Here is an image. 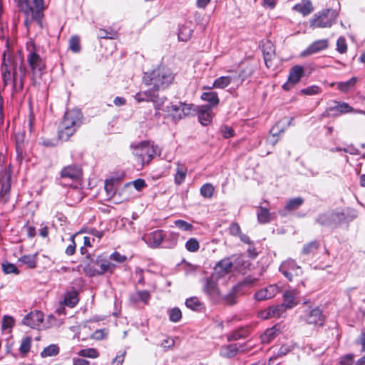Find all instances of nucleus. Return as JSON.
<instances>
[{
	"mask_svg": "<svg viewBox=\"0 0 365 365\" xmlns=\"http://www.w3.org/2000/svg\"><path fill=\"white\" fill-rule=\"evenodd\" d=\"M4 86H11L13 92H19L23 89L24 81L26 73L24 65V59L19 54L7 49L3 53L1 66Z\"/></svg>",
	"mask_w": 365,
	"mask_h": 365,
	"instance_id": "f257e3e1",
	"label": "nucleus"
},
{
	"mask_svg": "<svg viewBox=\"0 0 365 365\" xmlns=\"http://www.w3.org/2000/svg\"><path fill=\"white\" fill-rule=\"evenodd\" d=\"M175 75L171 69L166 66L160 65L150 72H146L143 77V83L152 86L155 91L163 90L171 85Z\"/></svg>",
	"mask_w": 365,
	"mask_h": 365,
	"instance_id": "f03ea898",
	"label": "nucleus"
},
{
	"mask_svg": "<svg viewBox=\"0 0 365 365\" xmlns=\"http://www.w3.org/2000/svg\"><path fill=\"white\" fill-rule=\"evenodd\" d=\"M83 115L78 109L67 110L58 128V138L66 141L81 125Z\"/></svg>",
	"mask_w": 365,
	"mask_h": 365,
	"instance_id": "7ed1b4c3",
	"label": "nucleus"
},
{
	"mask_svg": "<svg viewBox=\"0 0 365 365\" xmlns=\"http://www.w3.org/2000/svg\"><path fill=\"white\" fill-rule=\"evenodd\" d=\"M130 149L136 160L142 165L148 164L158 152V147L147 140L132 143Z\"/></svg>",
	"mask_w": 365,
	"mask_h": 365,
	"instance_id": "20e7f679",
	"label": "nucleus"
},
{
	"mask_svg": "<svg viewBox=\"0 0 365 365\" xmlns=\"http://www.w3.org/2000/svg\"><path fill=\"white\" fill-rule=\"evenodd\" d=\"M19 7L24 13V24L26 27L34 21H39L44 9L43 0H19Z\"/></svg>",
	"mask_w": 365,
	"mask_h": 365,
	"instance_id": "39448f33",
	"label": "nucleus"
},
{
	"mask_svg": "<svg viewBox=\"0 0 365 365\" xmlns=\"http://www.w3.org/2000/svg\"><path fill=\"white\" fill-rule=\"evenodd\" d=\"M85 274L89 277L101 275L106 272L112 273L115 265L110 262L108 259L102 256H98L95 260H91L85 264H81Z\"/></svg>",
	"mask_w": 365,
	"mask_h": 365,
	"instance_id": "423d86ee",
	"label": "nucleus"
},
{
	"mask_svg": "<svg viewBox=\"0 0 365 365\" xmlns=\"http://www.w3.org/2000/svg\"><path fill=\"white\" fill-rule=\"evenodd\" d=\"M26 49L28 51L27 61L33 76L34 78H40L46 69L45 63L37 53L34 43L32 41L27 42Z\"/></svg>",
	"mask_w": 365,
	"mask_h": 365,
	"instance_id": "0eeeda50",
	"label": "nucleus"
},
{
	"mask_svg": "<svg viewBox=\"0 0 365 365\" xmlns=\"http://www.w3.org/2000/svg\"><path fill=\"white\" fill-rule=\"evenodd\" d=\"M338 13L333 9H324L315 14L310 19L309 26L312 29L329 28L336 21Z\"/></svg>",
	"mask_w": 365,
	"mask_h": 365,
	"instance_id": "6e6552de",
	"label": "nucleus"
},
{
	"mask_svg": "<svg viewBox=\"0 0 365 365\" xmlns=\"http://www.w3.org/2000/svg\"><path fill=\"white\" fill-rule=\"evenodd\" d=\"M245 78L241 73L237 72H230L229 75L220 76L216 78L212 86H204L203 89L211 90L212 88L224 89L229 86L233 87L240 86L243 82Z\"/></svg>",
	"mask_w": 365,
	"mask_h": 365,
	"instance_id": "1a4fd4ad",
	"label": "nucleus"
},
{
	"mask_svg": "<svg viewBox=\"0 0 365 365\" xmlns=\"http://www.w3.org/2000/svg\"><path fill=\"white\" fill-rule=\"evenodd\" d=\"M133 97L138 103L153 102L156 110H160V106L163 103V100L158 98V91H155L153 88L147 91H139Z\"/></svg>",
	"mask_w": 365,
	"mask_h": 365,
	"instance_id": "9d476101",
	"label": "nucleus"
},
{
	"mask_svg": "<svg viewBox=\"0 0 365 365\" xmlns=\"http://www.w3.org/2000/svg\"><path fill=\"white\" fill-rule=\"evenodd\" d=\"M192 105L183 103H170L165 108V111L174 120H178L191 113Z\"/></svg>",
	"mask_w": 365,
	"mask_h": 365,
	"instance_id": "9b49d317",
	"label": "nucleus"
},
{
	"mask_svg": "<svg viewBox=\"0 0 365 365\" xmlns=\"http://www.w3.org/2000/svg\"><path fill=\"white\" fill-rule=\"evenodd\" d=\"M279 271L289 281L292 280L293 276H299L302 274L301 267L298 266L292 259L284 261L279 267Z\"/></svg>",
	"mask_w": 365,
	"mask_h": 365,
	"instance_id": "f8f14e48",
	"label": "nucleus"
},
{
	"mask_svg": "<svg viewBox=\"0 0 365 365\" xmlns=\"http://www.w3.org/2000/svg\"><path fill=\"white\" fill-rule=\"evenodd\" d=\"M304 70L302 66L296 65L290 68L288 80L283 84L282 88L286 90H290L297 84L304 76Z\"/></svg>",
	"mask_w": 365,
	"mask_h": 365,
	"instance_id": "ddd939ff",
	"label": "nucleus"
},
{
	"mask_svg": "<svg viewBox=\"0 0 365 365\" xmlns=\"http://www.w3.org/2000/svg\"><path fill=\"white\" fill-rule=\"evenodd\" d=\"M280 292V288L277 284H270L263 289L258 290L254 295L257 301H264L273 298Z\"/></svg>",
	"mask_w": 365,
	"mask_h": 365,
	"instance_id": "4468645a",
	"label": "nucleus"
},
{
	"mask_svg": "<svg viewBox=\"0 0 365 365\" xmlns=\"http://www.w3.org/2000/svg\"><path fill=\"white\" fill-rule=\"evenodd\" d=\"M218 277L212 274L210 277L207 278L203 287L204 292L212 299H219L220 292L217 287V279Z\"/></svg>",
	"mask_w": 365,
	"mask_h": 365,
	"instance_id": "2eb2a0df",
	"label": "nucleus"
},
{
	"mask_svg": "<svg viewBox=\"0 0 365 365\" xmlns=\"http://www.w3.org/2000/svg\"><path fill=\"white\" fill-rule=\"evenodd\" d=\"M304 320L309 324L322 326L324 322V316L319 307L307 312L303 317Z\"/></svg>",
	"mask_w": 365,
	"mask_h": 365,
	"instance_id": "dca6fc26",
	"label": "nucleus"
},
{
	"mask_svg": "<svg viewBox=\"0 0 365 365\" xmlns=\"http://www.w3.org/2000/svg\"><path fill=\"white\" fill-rule=\"evenodd\" d=\"M43 321V314L40 311L31 312L23 319V323L31 328L39 329Z\"/></svg>",
	"mask_w": 365,
	"mask_h": 365,
	"instance_id": "f3484780",
	"label": "nucleus"
},
{
	"mask_svg": "<svg viewBox=\"0 0 365 365\" xmlns=\"http://www.w3.org/2000/svg\"><path fill=\"white\" fill-rule=\"evenodd\" d=\"M232 258L227 257L220 261L215 267L214 274L217 277H221L230 273L233 268Z\"/></svg>",
	"mask_w": 365,
	"mask_h": 365,
	"instance_id": "a211bd4d",
	"label": "nucleus"
},
{
	"mask_svg": "<svg viewBox=\"0 0 365 365\" xmlns=\"http://www.w3.org/2000/svg\"><path fill=\"white\" fill-rule=\"evenodd\" d=\"M252 345H250L249 343L246 344L245 346H239L237 344H230L227 346H224L220 349V354L227 358L233 357L237 354L238 351H246L250 349Z\"/></svg>",
	"mask_w": 365,
	"mask_h": 365,
	"instance_id": "6ab92c4d",
	"label": "nucleus"
},
{
	"mask_svg": "<svg viewBox=\"0 0 365 365\" xmlns=\"http://www.w3.org/2000/svg\"><path fill=\"white\" fill-rule=\"evenodd\" d=\"M11 189V174L6 171L0 173V196L6 202Z\"/></svg>",
	"mask_w": 365,
	"mask_h": 365,
	"instance_id": "aec40b11",
	"label": "nucleus"
},
{
	"mask_svg": "<svg viewBox=\"0 0 365 365\" xmlns=\"http://www.w3.org/2000/svg\"><path fill=\"white\" fill-rule=\"evenodd\" d=\"M353 110V108L350 106L347 103L339 102L336 103L334 106L329 108L323 115L324 116H337L341 114L351 113Z\"/></svg>",
	"mask_w": 365,
	"mask_h": 365,
	"instance_id": "412c9836",
	"label": "nucleus"
},
{
	"mask_svg": "<svg viewBox=\"0 0 365 365\" xmlns=\"http://www.w3.org/2000/svg\"><path fill=\"white\" fill-rule=\"evenodd\" d=\"M165 237L162 230H155L153 232L145 235L143 240L150 247H158L164 240Z\"/></svg>",
	"mask_w": 365,
	"mask_h": 365,
	"instance_id": "4be33fe9",
	"label": "nucleus"
},
{
	"mask_svg": "<svg viewBox=\"0 0 365 365\" xmlns=\"http://www.w3.org/2000/svg\"><path fill=\"white\" fill-rule=\"evenodd\" d=\"M328 47V41L327 39L317 40L313 42L302 53L301 56H307L318 53Z\"/></svg>",
	"mask_w": 365,
	"mask_h": 365,
	"instance_id": "5701e85b",
	"label": "nucleus"
},
{
	"mask_svg": "<svg viewBox=\"0 0 365 365\" xmlns=\"http://www.w3.org/2000/svg\"><path fill=\"white\" fill-rule=\"evenodd\" d=\"M197 113L199 121L203 125H209L214 115L211 108L207 106L198 107Z\"/></svg>",
	"mask_w": 365,
	"mask_h": 365,
	"instance_id": "b1692460",
	"label": "nucleus"
},
{
	"mask_svg": "<svg viewBox=\"0 0 365 365\" xmlns=\"http://www.w3.org/2000/svg\"><path fill=\"white\" fill-rule=\"evenodd\" d=\"M81 175L80 168L76 165H68L65 167L61 173L63 179L77 180Z\"/></svg>",
	"mask_w": 365,
	"mask_h": 365,
	"instance_id": "393cba45",
	"label": "nucleus"
},
{
	"mask_svg": "<svg viewBox=\"0 0 365 365\" xmlns=\"http://www.w3.org/2000/svg\"><path fill=\"white\" fill-rule=\"evenodd\" d=\"M187 173V167L180 162L176 163V170L174 175V182L177 185L182 184L185 180Z\"/></svg>",
	"mask_w": 365,
	"mask_h": 365,
	"instance_id": "a878e982",
	"label": "nucleus"
},
{
	"mask_svg": "<svg viewBox=\"0 0 365 365\" xmlns=\"http://www.w3.org/2000/svg\"><path fill=\"white\" fill-rule=\"evenodd\" d=\"M150 298V293L146 290L137 291L130 295V301L133 304L143 302L148 304Z\"/></svg>",
	"mask_w": 365,
	"mask_h": 365,
	"instance_id": "bb28decb",
	"label": "nucleus"
},
{
	"mask_svg": "<svg viewBox=\"0 0 365 365\" xmlns=\"http://www.w3.org/2000/svg\"><path fill=\"white\" fill-rule=\"evenodd\" d=\"M294 347V344L292 343H286L282 344L279 349L277 353L274 356L271 357L269 360V365H275V360L277 357H282L285 356L288 353L291 352Z\"/></svg>",
	"mask_w": 365,
	"mask_h": 365,
	"instance_id": "cd10ccee",
	"label": "nucleus"
},
{
	"mask_svg": "<svg viewBox=\"0 0 365 365\" xmlns=\"http://www.w3.org/2000/svg\"><path fill=\"white\" fill-rule=\"evenodd\" d=\"M294 9L303 16H307L314 11L310 0H302V1L294 6Z\"/></svg>",
	"mask_w": 365,
	"mask_h": 365,
	"instance_id": "c85d7f7f",
	"label": "nucleus"
},
{
	"mask_svg": "<svg viewBox=\"0 0 365 365\" xmlns=\"http://www.w3.org/2000/svg\"><path fill=\"white\" fill-rule=\"evenodd\" d=\"M201 99L204 101H207L209 103V106H207L210 107L211 109L213 107L217 106L220 103L218 95L215 91L202 93L201 95Z\"/></svg>",
	"mask_w": 365,
	"mask_h": 365,
	"instance_id": "c756f323",
	"label": "nucleus"
},
{
	"mask_svg": "<svg viewBox=\"0 0 365 365\" xmlns=\"http://www.w3.org/2000/svg\"><path fill=\"white\" fill-rule=\"evenodd\" d=\"M297 294L295 290H287L284 293V302L282 305L285 309H290L297 305V302L295 299Z\"/></svg>",
	"mask_w": 365,
	"mask_h": 365,
	"instance_id": "7c9ffc66",
	"label": "nucleus"
},
{
	"mask_svg": "<svg viewBox=\"0 0 365 365\" xmlns=\"http://www.w3.org/2000/svg\"><path fill=\"white\" fill-rule=\"evenodd\" d=\"M279 329L277 327V326H274V327L267 329L260 336V339H261L262 343H263V344L269 343L279 334Z\"/></svg>",
	"mask_w": 365,
	"mask_h": 365,
	"instance_id": "2f4dec72",
	"label": "nucleus"
},
{
	"mask_svg": "<svg viewBox=\"0 0 365 365\" xmlns=\"http://www.w3.org/2000/svg\"><path fill=\"white\" fill-rule=\"evenodd\" d=\"M230 257L232 258V267L235 270L242 271L249 265L248 262L245 260V257L242 255H232Z\"/></svg>",
	"mask_w": 365,
	"mask_h": 365,
	"instance_id": "473e14b6",
	"label": "nucleus"
},
{
	"mask_svg": "<svg viewBox=\"0 0 365 365\" xmlns=\"http://www.w3.org/2000/svg\"><path fill=\"white\" fill-rule=\"evenodd\" d=\"M357 78L353 77L349 81L338 83L337 88L340 91L346 93L352 89L355 86Z\"/></svg>",
	"mask_w": 365,
	"mask_h": 365,
	"instance_id": "72a5a7b5",
	"label": "nucleus"
},
{
	"mask_svg": "<svg viewBox=\"0 0 365 365\" xmlns=\"http://www.w3.org/2000/svg\"><path fill=\"white\" fill-rule=\"evenodd\" d=\"M257 215L258 221L260 223H267L271 220V213L265 207H259Z\"/></svg>",
	"mask_w": 365,
	"mask_h": 365,
	"instance_id": "f704fd0d",
	"label": "nucleus"
},
{
	"mask_svg": "<svg viewBox=\"0 0 365 365\" xmlns=\"http://www.w3.org/2000/svg\"><path fill=\"white\" fill-rule=\"evenodd\" d=\"M19 261L25 264L29 268H35L37 262V253L24 255L19 258Z\"/></svg>",
	"mask_w": 365,
	"mask_h": 365,
	"instance_id": "c9c22d12",
	"label": "nucleus"
},
{
	"mask_svg": "<svg viewBox=\"0 0 365 365\" xmlns=\"http://www.w3.org/2000/svg\"><path fill=\"white\" fill-rule=\"evenodd\" d=\"M78 302V298L76 292H68L66 294L64 297L65 305L70 307H75L77 304Z\"/></svg>",
	"mask_w": 365,
	"mask_h": 365,
	"instance_id": "e433bc0d",
	"label": "nucleus"
},
{
	"mask_svg": "<svg viewBox=\"0 0 365 365\" xmlns=\"http://www.w3.org/2000/svg\"><path fill=\"white\" fill-rule=\"evenodd\" d=\"M185 305L187 307L194 311H199L202 308V303L195 297L187 299L185 301Z\"/></svg>",
	"mask_w": 365,
	"mask_h": 365,
	"instance_id": "4c0bfd02",
	"label": "nucleus"
},
{
	"mask_svg": "<svg viewBox=\"0 0 365 365\" xmlns=\"http://www.w3.org/2000/svg\"><path fill=\"white\" fill-rule=\"evenodd\" d=\"M59 353V348L56 344H51L46 347L41 355L42 357H48V356H56Z\"/></svg>",
	"mask_w": 365,
	"mask_h": 365,
	"instance_id": "58836bf2",
	"label": "nucleus"
},
{
	"mask_svg": "<svg viewBox=\"0 0 365 365\" xmlns=\"http://www.w3.org/2000/svg\"><path fill=\"white\" fill-rule=\"evenodd\" d=\"M192 30L186 26H182L178 33V38L182 41H187L192 36Z\"/></svg>",
	"mask_w": 365,
	"mask_h": 365,
	"instance_id": "ea45409f",
	"label": "nucleus"
},
{
	"mask_svg": "<svg viewBox=\"0 0 365 365\" xmlns=\"http://www.w3.org/2000/svg\"><path fill=\"white\" fill-rule=\"evenodd\" d=\"M215 187L211 183H205L200 188V194L205 198H211L214 194Z\"/></svg>",
	"mask_w": 365,
	"mask_h": 365,
	"instance_id": "a19ab883",
	"label": "nucleus"
},
{
	"mask_svg": "<svg viewBox=\"0 0 365 365\" xmlns=\"http://www.w3.org/2000/svg\"><path fill=\"white\" fill-rule=\"evenodd\" d=\"M118 34L113 29H100L98 34L99 38H110L114 39L117 37Z\"/></svg>",
	"mask_w": 365,
	"mask_h": 365,
	"instance_id": "79ce46f5",
	"label": "nucleus"
},
{
	"mask_svg": "<svg viewBox=\"0 0 365 365\" xmlns=\"http://www.w3.org/2000/svg\"><path fill=\"white\" fill-rule=\"evenodd\" d=\"M78 354L82 357H88L91 359H96L99 356L98 351L93 348L81 349L78 352Z\"/></svg>",
	"mask_w": 365,
	"mask_h": 365,
	"instance_id": "37998d69",
	"label": "nucleus"
},
{
	"mask_svg": "<svg viewBox=\"0 0 365 365\" xmlns=\"http://www.w3.org/2000/svg\"><path fill=\"white\" fill-rule=\"evenodd\" d=\"M304 202L303 198L296 197L289 200L285 207L287 210H294L299 207Z\"/></svg>",
	"mask_w": 365,
	"mask_h": 365,
	"instance_id": "c03bdc74",
	"label": "nucleus"
},
{
	"mask_svg": "<svg viewBox=\"0 0 365 365\" xmlns=\"http://www.w3.org/2000/svg\"><path fill=\"white\" fill-rule=\"evenodd\" d=\"M281 122L277 123L274 125L270 130V133L272 135V138L268 139L269 142L271 143L273 145L278 141V138L277 136L280 132H282L283 130H279Z\"/></svg>",
	"mask_w": 365,
	"mask_h": 365,
	"instance_id": "a18cd8bd",
	"label": "nucleus"
},
{
	"mask_svg": "<svg viewBox=\"0 0 365 365\" xmlns=\"http://www.w3.org/2000/svg\"><path fill=\"white\" fill-rule=\"evenodd\" d=\"M285 308L282 304H278L269 307V312H271L272 318L280 317L285 312Z\"/></svg>",
	"mask_w": 365,
	"mask_h": 365,
	"instance_id": "49530a36",
	"label": "nucleus"
},
{
	"mask_svg": "<svg viewBox=\"0 0 365 365\" xmlns=\"http://www.w3.org/2000/svg\"><path fill=\"white\" fill-rule=\"evenodd\" d=\"M69 48L74 53H78L81 51L80 38L78 36H73L71 37Z\"/></svg>",
	"mask_w": 365,
	"mask_h": 365,
	"instance_id": "de8ad7c7",
	"label": "nucleus"
},
{
	"mask_svg": "<svg viewBox=\"0 0 365 365\" xmlns=\"http://www.w3.org/2000/svg\"><path fill=\"white\" fill-rule=\"evenodd\" d=\"M175 225L182 231H192L194 228L193 225L185 220H177L174 222Z\"/></svg>",
	"mask_w": 365,
	"mask_h": 365,
	"instance_id": "09e8293b",
	"label": "nucleus"
},
{
	"mask_svg": "<svg viewBox=\"0 0 365 365\" xmlns=\"http://www.w3.org/2000/svg\"><path fill=\"white\" fill-rule=\"evenodd\" d=\"M185 248L189 252H195L200 248L199 242L195 238H190L186 242Z\"/></svg>",
	"mask_w": 365,
	"mask_h": 365,
	"instance_id": "8fccbe9b",
	"label": "nucleus"
},
{
	"mask_svg": "<svg viewBox=\"0 0 365 365\" xmlns=\"http://www.w3.org/2000/svg\"><path fill=\"white\" fill-rule=\"evenodd\" d=\"M318 223L322 225L329 226L333 224L331 214H322L317 219Z\"/></svg>",
	"mask_w": 365,
	"mask_h": 365,
	"instance_id": "3c124183",
	"label": "nucleus"
},
{
	"mask_svg": "<svg viewBox=\"0 0 365 365\" xmlns=\"http://www.w3.org/2000/svg\"><path fill=\"white\" fill-rule=\"evenodd\" d=\"M169 318L171 322H178L182 318L181 311L178 308H173L168 311Z\"/></svg>",
	"mask_w": 365,
	"mask_h": 365,
	"instance_id": "603ef678",
	"label": "nucleus"
},
{
	"mask_svg": "<svg viewBox=\"0 0 365 365\" xmlns=\"http://www.w3.org/2000/svg\"><path fill=\"white\" fill-rule=\"evenodd\" d=\"M31 339L30 337H25L22 339L19 351L21 353L26 354H27L31 348Z\"/></svg>",
	"mask_w": 365,
	"mask_h": 365,
	"instance_id": "864d4df0",
	"label": "nucleus"
},
{
	"mask_svg": "<svg viewBox=\"0 0 365 365\" xmlns=\"http://www.w3.org/2000/svg\"><path fill=\"white\" fill-rule=\"evenodd\" d=\"M131 185H133V187L138 190V191H140L142 190L144 187H146V183L145 182L144 180L143 179H137L135 180H134L133 182H129L128 184H126L125 185V189H129L131 186Z\"/></svg>",
	"mask_w": 365,
	"mask_h": 365,
	"instance_id": "5fc2aeb1",
	"label": "nucleus"
},
{
	"mask_svg": "<svg viewBox=\"0 0 365 365\" xmlns=\"http://www.w3.org/2000/svg\"><path fill=\"white\" fill-rule=\"evenodd\" d=\"M319 247V244L316 241L311 242L304 246L302 253L304 255H309L313 253Z\"/></svg>",
	"mask_w": 365,
	"mask_h": 365,
	"instance_id": "6e6d98bb",
	"label": "nucleus"
},
{
	"mask_svg": "<svg viewBox=\"0 0 365 365\" xmlns=\"http://www.w3.org/2000/svg\"><path fill=\"white\" fill-rule=\"evenodd\" d=\"M2 269L5 274H19L17 267L14 264L9 262L3 263Z\"/></svg>",
	"mask_w": 365,
	"mask_h": 365,
	"instance_id": "4d7b16f0",
	"label": "nucleus"
},
{
	"mask_svg": "<svg viewBox=\"0 0 365 365\" xmlns=\"http://www.w3.org/2000/svg\"><path fill=\"white\" fill-rule=\"evenodd\" d=\"M78 237H79L78 234L73 235L71 237V238H70L71 243L68 245V246L66 249V253L68 255L71 256L75 253L76 247V245L75 242V238Z\"/></svg>",
	"mask_w": 365,
	"mask_h": 365,
	"instance_id": "13d9d810",
	"label": "nucleus"
},
{
	"mask_svg": "<svg viewBox=\"0 0 365 365\" xmlns=\"http://www.w3.org/2000/svg\"><path fill=\"white\" fill-rule=\"evenodd\" d=\"M105 190L108 196L113 197L115 193V188L114 186V181L113 180H107L105 182Z\"/></svg>",
	"mask_w": 365,
	"mask_h": 365,
	"instance_id": "bf43d9fd",
	"label": "nucleus"
},
{
	"mask_svg": "<svg viewBox=\"0 0 365 365\" xmlns=\"http://www.w3.org/2000/svg\"><path fill=\"white\" fill-rule=\"evenodd\" d=\"M336 50L340 53H344L347 50V45L344 37H339L336 41Z\"/></svg>",
	"mask_w": 365,
	"mask_h": 365,
	"instance_id": "052dcab7",
	"label": "nucleus"
},
{
	"mask_svg": "<svg viewBox=\"0 0 365 365\" xmlns=\"http://www.w3.org/2000/svg\"><path fill=\"white\" fill-rule=\"evenodd\" d=\"M248 332H249L248 328L242 327V328L240 329L239 330H237V331H235L233 334L232 337L235 340L241 339V338H245L248 335Z\"/></svg>",
	"mask_w": 365,
	"mask_h": 365,
	"instance_id": "680f3d73",
	"label": "nucleus"
},
{
	"mask_svg": "<svg viewBox=\"0 0 365 365\" xmlns=\"http://www.w3.org/2000/svg\"><path fill=\"white\" fill-rule=\"evenodd\" d=\"M127 257L125 255H120L118 252H114L110 255V259L113 260L118 263H123L126 260Z\"/></svg>",
	"mask_w": 365,
	"mask_h": 365,
	"instance_id": "e2e57ef3",
	"label": "nucleus"
},
{
	"mask_svg": "<svg viewBox=\"0 0 365 365\" xmlns=\"http://www.w3.org/2000/svg\"><path fill=\"white\" fill-rule=\"evenodd\" d=\"M14 324V320L11 317L5 316L3 319L2 329H11Z\"/></svg>",
	"mask_w": 365,
	"mask_h": 365,
	"instance_id": "0e129e2a",
	"label": "nucleus"
},
{
	"mask_svg": "<svg viewBox=\"0 0 365 365\" xmlns=\"http://www.w3.org/2000/svg\"><path fill=\"white\" fill-rule=\"evenodd\" d=\"M333 223H339L345 220L344 214L341 212L331 213Z\"/></svg>",
	"mask_w": 365,
	"mask_h": 365,
	"instance_id": "69168bd1",
	"label": "nucleus"
},
{
	"mask_svg": "<svg viewBox=\"0 0 365 365\" xmlns=\"http://www.w3.org/2000/svg\"><path fill=\"white\" fill-rule=\"evenodd\" d=\"M354 364V355L347 354L341 358L339 365H353Z\"/></svg>",
	"mask_w": 365,
	"mask_h": 365,
	"instance_id": "338daca9",
	"label": "nucleus"
},
{
	"mask_svg": "<svg viewBox=\"0 0 365 365\" xmlns=\"http://www.w3.org/2000/svg\"><path fill=\"white\" fill-rule=\"evenodd\" d=\"M229 232L232 235L239 236L241 234L240 225L235 222L232 223L229 227Z\"/></svg>",
	"mask_w": 365,
	"mask_h": 365,
	"instance_id": "774afa93",
	"label": "nucleus"
}]
</instances>
